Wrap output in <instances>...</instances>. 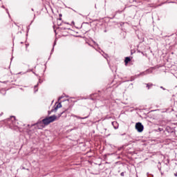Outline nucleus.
Listing matches in <instances>:
<instances>
[{"label":"nucleus","mask_w":177,"mask_h":177,"mask_svg":"<svg viewBox=\"0 0 177 177\" xmlns=\"http://www.w3.org/2000/svg\"><path fill=\"white\" fill-rule=\"evenodd\" d=\"M60 108H62V103L61 102L57 104V105L55 108V111H57V109H60Z\"/></svg>","instance_id":"nucleus-4"},{"label":"nucleus","mask_w":177,"mask_h":177,"mask_svg":"<svg viewBox=\"0 0 177 177\" xmlns=\"http://www.w3.org/2000/svg\"><path fill=\"white\" fill-rule=\"evenodd\" d=\"M174 176H177V173H175V174H174Z\"/></svg>","instance_id":"nucleus-11"},{"label":"nucleus","mask_w":177,"mask_h":177,"mask_svg":"<svg viewBox=\"0 0 177 177\" xmlns=\"http://www.w3.org/2000/svg\"><path fill=\"white\" fill-rule=\"evenodd\" d=\"M56 115H52V116H49L48 118H46L42 120V122L43 124H44V125H49V124H50V122H53L54 121L56 120Z\"/></svg>","instance_id":"nucleus-1"},{"label":"nucleus","mask_w":177,"mask_h":177,"mask_svg":"<svg viewBox=\"0 0 177 177\" xmlns=\"http://www.w3.org/2000/svg\"><path fill=\"white\" fill-rule=\"evenodd\" d=\"M63 113H64V111L62 112V113L59 114V117H62V115L63 114Z\"/></svg>","instance_id":"nucleus-9"},{"label":"nucleus","mask_w":177,"mask_h":177,"mask_svg":"<svg viewBox=\"0 0 177 177\" xmlns=\"http://www.w3.org/2000/svg\"><path fill=\"white\" fill-rule=\"evenodd\" d=\"M147 85V88H148V89H150V88H151V86H153V84L149 83V84H146Z\"/></svg>","instance_id":"nucleus-6"},{"label":"nucleus","mask_w":177,"mask_h":177,"mask_svg":"<svg viewBox=\"0 0 177 177\" xmlns=\"http://www.w3.org/2000/svg\"><path fill=\"white\" fill-rule=\"evenodd\" d=\"M159 131H162V129H159Z\"/></svg>","instance_id":"nucleus-14"},{"label":"nucleus","mask_w":177,"mask_h":177,"mask_svg":"<svg viewBox=\"0 0 177 177\" xmlns=\"http://www.w3.org/2000/svg\"><path fill=\"white\" fill-rule=\"evenodd\" d=\"M59 16H62V14H60Z\"/></svg>","instance_id":"nucleus-17"},{"label":"nucleus","mask_w":177,"mask_h":177,"mask_svg":"<svg viewBox=\"0 0 177 177\" xmlns=\"http://www.w3.org/2000/svg\"><path fill=\"white\" fill-rule=\"evenodd\" d=\"M11 118H14V120H16V118L15 116H11Z\"/></svg>","instance_id":"nucleus-10"},{"label":"nucleus","mask_w":177,"mask_h":177,"mask_svg":"<svg viewBox=\"0 0 177 177\" xmlns=\"http://www.w3.org/2000/svg\"><path fill=\"white\" fill-rule=\"evenodd\" d=\"M59 20H62V18H59Z\"/></svg>","instance_id":"nucleus-16"},{"label":"nucleus","mask_w":177,"mask_h":177,"mask_svg":"<svg viewBox=\"0 0 177 177\" xmlns=\"http://www.w3.org/2000/svg\"><path fill=\"white\" fill-rule=\"evenodd\" d=\"M160 88H161L162 89H165V88H164L162 86H160Z\"/></svg>","instance_id":"nucleus-12"},{"label":"nucleus","mask_w":177,"mask_h":177,"mask_svg":"<svg viewBox=\"0 0 177 177\" xmlns=\"http://www.w3.org/2000/svg\"><path fill=\"white\" fill-rule=\"evenodd\" d=\"M38 91V89L35 90V92H37Z\"/></svg>","instance_id":"nucleus-15"},{"label":"nucleus","mask_w":177,"mask_h":177,"mask_svg":"<svg viewBox=\"0 0 177 177\" xmlns=\"http://www.w3.org/2000/svg\"><path fill=\"white\" fill-rule=\"evenodd\" d=\"M72 117H75V118H77L78 120H86V118H88V116L82 118V117H80V116L75 115H72Z\"/></svg>","instance_id":"nucleus-3"},{"label":"nucleus","mask_w":177,"mask_h":177,"mask_svg":"<svg viewBox=\"0 0 177 177\" xmlns=\"http://www.w3.org/2000/svg\"><path fill=\"white\" fill-rule=\"evenodd\" d=\"M63 97H64V96L62 95L58 98V101L62 100V99H63Z\"/></svg>","instance_id":"nucleus-7"},{"label":"nucleus","mask_w":177,"mask_h":177,"mask_svg":"<svg viewBox=\"0 0 177 177\" xmlns=\"http://www.w3.org/2000/svg\"><path fill=\"white\" fill-rule=\"evenodd\" d=\"M124 174H125V173L122 172V173L120 174L121 176H124Z\"/></svg>","instance_id":"nucleus-8"},{"label":"nucleus","mask_w":177,"mask_h":177,"mask_svg":"<svg viewBox=\"0 0 177 177\" xmlns=\"http://www.w3.org/2000/svg\"><path fill=\"white\" fill-rule=\"evenodd\" d=\"M144 128L143 124H142L140 122L136 124V129H137L138 132H143Z\"/></svg>","instance_id":"nucleus-2"},{"label":"nucleus","mask_w":177,"mask_h":177,"mask_svg":"<svg viewBox=\"0 0 177 177\" xmlns=\"http://www.w3.org/2000/svg\"><path fill=\"white\" fill-rule=\"evenodd\" d=\"M129 62H131V58L129 57H126L124 59V62L126 63V64L129 63Z\"/></svg>","instance_id":"nucleus-5"},{"label":"nucleus","mask_w":177,"mask_h":177,"mask_svg":"<svg viewBox=\"0 0 177 177\" xmlns=\"http://www.w3.org/2000/svg\"><path fill=\"white\" fill-rule=\"evenodd\" d=\"M35 89H37V86H35Z\"/></svg>","instance_id":"nucleus-13"}]
</instances>
